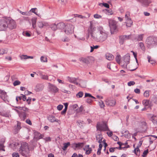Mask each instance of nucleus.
<instances>
[{
  "label": "nucleus",
  "mask_w": 157,
  "mask_h": 157,
  "mask_svg": "<svg viewBox=\"0 0 157 157\" xmlns=\"http://www.w3.org/2000/svg\"><path fill=\"white\" fill-rule=\"evenodd\" d=\"M70 142L65 143L63 144V147H62V149L63 151L65 150L69 146H70Z\"/></svg>",
  "instance_id": "nucleus-28"
},
{
  "label": "nucleus",
  "mask_w": 157,
  "mask_h": 157,
  "mask_svg": "<svg viewBox=\"0 0 157 157\" xmlns=\"http://www.w3.org/2000/svg\"><path fill=\"white\" fill-rule=\"evenodd\" d=\"M50 28L54 31H55L58 29L57 24L56 25L55 24H52L50 25Z\"/></svg>",
  "instance_id": "nucleus-24"
},
{
  "label": "nucleus",
  "mask_w": 157,
  "mask_h": 157,
  "mask_svg": "<svg viewBox=\"0 0 157 157\" xmlns=\"http://www.w3.org/2000/svg\"><path fill=\"white\" fill-rule=\"evenodd\" d=\"M144 35L142 34H139L136 38V39L137 41H142L143 40Z\"/></svg>",
  "instance_id": "nucleus-23"
},
{
  "label": "nucleus",
  "mask_w": 157,
  "mask_h": 157,
  "mask_svg": "<svg viewBox=\"0 0 157 157\" xmlns=\"http://www.w3.org/2000/svg\"><path fill=\"white\" fill-rule=\"evenodd\" d=\"M135 84V82L133 81L129 82L128 83V85L129 86H131L132 85H134Z\"/></svg>",
  "instance_id": "nucleus-53"
},
{
  "label": "nucleus",
  "mask_w": 157,
  "mask_h": 157,
  "mask_svg": "<svg viewBox=\"0 0 157 157\" xmlns=\"http://www.w3.org/2000/svg\"><path fill=\"white\" fill-rule=\"evenodd\" d=\"M108 23L111 31H114L116 29L117 27V21L112 19H109Z\"/></svg>",
  "instance_id": "nucleus-8"
},
{
  "label": "nucleus",
  "mask_w": 157,
  "mask_h": 157,
  "mask_svg": "<svg viewBox=\"0 0 157 157\" xmlns=\"http://www.w3.org/2000/svg\"><path fill=\"white\" fill-rule=\"evenodd\" d=\"M21 83V82L18 80H16L14 82H13V84L14 86H16L17 85H19Z\"/></svg>",
  "instance_id": "nucleus-49"
},
{
  "label": "nucleus",
  "mask_w": 157,
  "mask_h": 157,
  "mask_svg": "<svg viewBox=\"0 0 157 157\" xmlns=\"http://www.w3.org/2000/svg\"><path fill=\"white\" fill-rule=\"evenodd\" d=\"M116 148H118L117 147H114V148L111 147L109 149V151L110 152H113L115 150Z\"/></svg>",
  "instance_id": "nucleus-59"
},
{
  "label": "nucleus",
  "mask_w": 157,
  "mask_h": 157,
  "mask_svg": "<svg viewBox=\"0 0 157 157\" xmlns=\"http://www.w3.org/2000/svg\"><path fill=\"white\" fill-rule=\"evenodd\" d=\"M37 9L36 8H32V9L30 11L33 13H34L35 14H36V15L38 16L39 17V15L38 14L35 12V10L36 9Z\"/></svg>",
  "instance_id": "nucleus-58"
},
{
  "label": "nucleus",
  "mask_w": 157,
  "mask_h": 157,
  "mask_svg": "<svg viewBox=\"0 0 157 157\" xmlns=\"http://www.w3.org/2000/svg\"><path fill=\"white\" fill-rule=\"evenodd\" d=\"M130 59V56L128 54H127L123 57V61L122 62H124V64L122 65L123 67H126L128 64L129 63V60Z\"/></svg>",
  "instance_id": "nucleus-13"
},
{
  "label": "nucleus",
  "mask_w": 157,
  "mask_h": 157,
  "mask_svg": "<svg viewBox=\"0 0 157 157\" xmlns=\"http://www.w3.org/2000/svg\"><path fill=\"white\" fill-rule=\"evenodd\" d=\"M106 105L109 106H113L116 103L115 100L111 98H107L105 101Z\"/></svg>",
  "instance_id": "nucleus-11"
},
{
  "label": "nucleus",
  "mask_w": 157,
  "mask_h": 157,
  "mask_svg": "<svg viewBox=\"0 0 157 157\" xmlns=\"http://www.w3.org/2000/svg\"><path fill=\"white\" fill-rule=\"evenodd\" d=\"M21 59H28V56L26 55H22L20 56Z\"/></svg>",
  "instance_id": "nucleus-47"
},
{
  "label": "nucleus",
  "mask_w": 157,
  "mask_h": 157,
  "mask_svg": "<svg viewBox=\"0 0 157 157\" xmlns=\"http://www.w3.org/2000/svg\"><path fill=\"white\" fill-rule=\"evenodd\" d=\"M5 142V139L4 138L2 139L0 141V150H2L3 151H5L4 148V143Z\"/></svg>",
  "instance_id": "nucleus-18"
},
{
  "label": "nucleus",
  "mask_w": 157,
  "mask_h": 157,
  "mask_svg": "<svg viewBox=\"0 0 157 157\" xmlns=\"http://www.w3.org/2000/svg\"><path fill=\"white\" fill-rule=\"evenodd\" d=\"M0 115L2 116L5 117H9V114L8 113L3 112H1L0 113Z\"/></svg>",
  "instance_id": "nucleus-38"
},
{
  "label": "nucleus",
  "mask_w": 157,
  "mask_h": 157,
  "mask_svg": "<svg viewBox=\"0 0 157 157\" xmlns=\"http://www.w3.org/2000/svg\"><path fill=\"white\" fill-rule=\"evenodd\" d=\"M134 92L136 94H140V90L139 89L136 88L134 90Z\"/></svg>",
  "instance_id": "nucleus-64"
},
{
  "label": "nucleus",
  "mask_w": 157,
  "mask_h": 157,
  "mask_svg": "<svg viewBox=\"0 0 157 157\" xmlns=\"http://www.w3.org/2000/svg\"><path fill=\"white\" fill-rule=\"evenodd\" d=\"M147 58L148 59V61L151 64H153L155 63V61L154 60L151 59V57L150 56H148Z\"/></svg>",
  "instance_id": "nucleus-27"
},
{
  "label": "nucleus",
  "mask_w": 157,
  "mask_h": 157,
  "mask_svg": "<svg viewBox=\"0 0 157 157\" xmlns=\"http://www.w3.org/2000/svg\"><path fill=\"white\" fill-rule=\"evenodd\" d=\"M36 142L37 141H36V140L34 139H33V140L30 141V144L32 146H34Z\"/></svg>",
  "instance_id": "nucleus-40"
},
{
  "label": "nucleus",
  "mask_w": 157,
  "mask_h": 157,
  "mask_svg": "<svg viewBox=\"0 0 157 157\" xmlns=\"http://www.w3.org/2000/svg\"><path fill=\"white\" fill-rule=\"evenodd\" d=\"M49 89L50 91L54 93H56L58 91V89L55 86L49 83Z\"/></svg>",
  "instance_id": "nucleus-16"
},
{
  "label": "nucleus",
  "mask_w": 157,
  "mask_h": 157,
  "mask_svg": "<svg viewBox=\"0 0 157 157\" xmlns=\"http://www.w3.org/2000/svg\"><path fill=\"white\" fill-rule=\"evenodd\" d=\"M94 17L96 19H99L101 17V16L97 14H94Z\"/></svg>",
  "instance_id": "nucleus-51"
},
{
  "label": "nucleus",
  "mask_w": 157,
  "mask_h": 157,
  "mask_svg": "<svg viewBox=\"0 0 157 157\" xmlns=\"http://www.w3.org/2000/svg\"><path fill=\"white\" fill-rule=\"evenodd\" d=\"M8 28L6 19L0 20V31H4Z\"/></svg>",
  "instance_id": "nucleus-9"
},
{
  "label": "nucleus",
  "mask_w": 157,
  "mask_h": 157,
  "mask_svg": "<svg viewBox=\"0 0 157 157\" xmlns=\"http://www.w3.org/2000/svg\"><path fill=\"white\" fill-rule=\"evenodd\" d=\"M6 53V51L3 49H0V55H3L4 54H5Z\"/></svg>",
  "instance_id": "nucleus-62"
},
{
  "label": "nucleus",
  "mask_w": 157,
  "mask_h": 157,
  "mask_svg": "<svg viewBox=\"0 0 157 157\" xmlns=\"http://www.w3.org/2000/svg\"><path fill=\"white\" fill-rule=\"evenodd\" d=\"M149 91L147 90L145 91L144 94V96L146 98H147L149 96Z\"/></svg>",
  "instance_id": "nucleus-39"
},
{
  "label": "nucleus",
  "mask_w": 157,
  "mask_h": 157,
  "mask_svg": "<svg viewBox=\"0 0 157 157\" xmlns=\"http://www.w3.org/2000/svg\"><path fill=\"white\" fill-rule=\"evenodd\" d=\"M20 123L18 121H17V127L16 128L17 130V131L16 132V133H17L18 132V131L21 128V127L20 126Z\"/></svg>",
  "instance_id": "nucleus-43"
},
{
  "label": "nucleus",
  "mask_w": 157,
  "mask_h": 157,
  "mask_svg": "<svg viewBox=\"0 0 157 157\" xmlns=\"http://www.w3.org/2000/svg\"><path fill=\"white\" fill-rule=\"evenodd\" d=\"M36 19L35 18H33L32 19V26L33 28L36 27Z\"/></svg>",
  "instance_id": "nucleus-29"
},
{
  "label": "nucleus",
  "mask_w": 157,
  "mask_h": 157,
  "mask_svg": "<svg viewBox=\"0 0 157 157\" xmlns=\"http://www.w3.org/2000/svg\"><path fill=\"white\" fill-rule=\"evenodd\" d=\"M122 134H123V136H124L125 137H127L128 136V135L129 133L128 130H125L122 131Z\"/></svg>",
  "instance_id": "nucleus-35"
},
{
  "label": "nucleus",
  "mask_w": 157,
  "mask_h": 157,
  "mask_svg": "<svg viewBox=\"0 0 157 157\" xmlns=\"http://www.w3.org/2000/svg\"><path fill=\"white\" fill-rule=\"evenodd\" d=\"M106 13L108 15H111L113 14L112 10L111 9L106 10Z\"/></svg>",
  "instance_id": "nucleus-46"
},
{
  "label": "nucleus",
  "mask_w": 157,
  "mask_h": 157,
  "mask_svg": "<svg viewBox=\"0 0 157 157\" xmlns=\"http://www.w3.org/2000/svg\"><path fill=\"white\" fill-rule=\"evenodd\" d=\"M131 52H132L134 56V58H135L136 62L138 63V61L137 59V53L134 52L133 51H131Z\"/></svg>",
  "instance_id": "nucleus-57"
},
{
  "label": "nucleus",
  "mask_w": 157,
  "mask_h": 157,
  "mask_svg": "<svg viewBox=\"0 0 157 157\" xmlns=\"http://www.w3.org/2000/svg\"><path fill=\"white\" fill-rule=\"evenodd\" d=\"M78 80V78H69L68 81L71 83H73L75 84L77 86H79L82 87H85L86 86V82L83 81L81 80L80 83L78 82L77 81Z\"/></svg>",
  "instance_id": "nucleus-4"
},
{
  "label": "nucleus",
  "mask_w": 157,
  "mask_h": 157,
  "mask_svg": "<svg viewBox=\"0 0 157 157\" xmlns=\"http://www.w3.org/2000/svg\"><path fill=\"white\" fill-rule=\"evenodd\" d=\"M121 57L119 54H117L116 57V60L118 63L120 64Z\"/></svg>",
  "instance_id": "nucleus-34"
},
{
  "label": "nucleus",
  "mask_w": 157,
  "mask_h": 157,
  "mask_svg": "<svg viewBox=\"0 0 157 157\" xmlns=\"http://www.w3.org/2000/svg\"><path fill=\"white\" fill-rule=\"evenodd\" d=\"M145 43L147 47L151 48L157 45V37L154 36H149L146 40Z\"/></svg>",
  "instance_id": "nucleus-2"
},
{
  "label": "nucleus",
  "mask_w": 157,
  "mask_h": 157,
  "mask_svg": "<svg viewBox=\"0 0 157 157\" xmlns=\"http://www.w3.org/2000/svg\"><path fill=\"white\" fill-rule=\"evenodd\" d=\"M63 107V106L62 105H59L57 107V109L59 110H61Z\"/></svg>",
  "instance_id": "nucleus-54"
},
{
  "label": "nucleus",
  "mask_w": 157,
  "mask_h": 157,
  "mask_svg": "<svg viewBox=\"0 0 157 157\" xmlns=\"http://www.w3.org/2000/svg\"><path fill=\"white\" fill-rule=\"evenodd\" d=\"M139 147L138 146H137L134 150L135 154L137 155H139L140 153V150L139 149Z\"/></svg>",
  "instance_id": "nucleus-32"
},
{
  "label": "nucleus",
  "mask_w": 157,
  "mask_h": 157,
  "mask_svg": "<svg viewBox=\"0 0 157 157\" xmlns=\"http://www.w3.org/2000/svg\"><path fill=\"white\" fill-rule=\"evenodd\" d=\"M99 104L100 107L101 108H104L105 106L104 104L102 101L101 100L99 101Z\"/></svg>",
  "instance_id": "nucleus-44"
},
{
  "label": "nucleus",
  "mask_w": 157,
  "mask_h": 157,
  "mask_svg": "<svg viewBox=\"0 0 157 157\" xmlns=\"http://www.w3.org/2000/svg\"><path fill=\"white\" fill-rule=\"evenodd\" d=\"M83 109V107L82 105L80 107L79 109L78 110V112H82V111Z\"/></svg>",
  "instance_id": "nucleus-63"
},
{
  "label": "nucleus",
  "mask_w": 157,
  "mask_h": 157,
  "mask_svg": "<svg viewBox=\"0 0 157 157\" xmlns=\"http://www.w3.org/2000/svg\"><path fill=\"white\" fill-rule=\"evenodd\" d=\"M8 27L10 29H13L16 27V24L14 20L10 18H6Z\"/></svg>",
  "instance_id": "nucleus-7"
},
{
  "label": "nucleus",
  "mask_w": 157,
  "mask_h": 157,
  "mask_svg": "<svg viewBox=\"0 0 157 157\" xmlns=\"http://www.w3.org/2000/svg\"><path fill=\"white\" fill-rule=\"evenodd\" d=\"M19 151L23 156H25V154H28L29 150L28 144L25 142H23L21 144Z\"/></svg>",
  "instance_id": "nucleus-3"
},
{
  "label": "nucleus",
  "mask_w": 157,
  "mask_h": 157,
  "mask_svg": "<svg viewBox=\"0 0 157 157\" xmlns=\"http://www.w3.org/2000/svg\"><path fill=\"white\" fill-rule=\"evenodd\" d=\"M106 57L107 59L111 60L114 58L113 56L110 53H107L106 54Z\"/></svg>",
  "instance_id": "nucleus-22"
},
{
  "label": "nucleus",
  "mask_w": 157,
  "mask_h": 157,
  "mask_svg": "<svg viewBox=\"0 0 157 157\" xmlns=\"http://www.w3.org/2000/svg\"><path fill=\"white\" fill-rule=\"evenodd\" d=\"M148 153V151L147 149L146 150L144 151L143 153V155H142V156L143 157H145L147 155Z\"/></svg>",
  "instance_id": "nucleus-52"
},
{
  "label": "nucleus",
  "mask_w": 157,
  "mask_h": 157,
  "mask_svg": "<svg viewBox=\"0 0 157 157\" xmlns=\"http://www.w3.org/2000/svg\"><path fill=\"white\" fill-rule=\"evenodd\" d=\"M83 143H80L78 144H75V147H82L83 145Z\"/></svg>",
  "instance_id": "nucleus-41"
},
{
  "label": "nucleus",
  "mask_w": 157,
  "mask_h": 157,
  "mask_svg": "<svg viewBox=\"0 0 157 157\" xmlns=\"http://www.w3.org/2000/svg\"><path fill=\"white\" fill-rule=\"evenodd\" d=\"M57 29H62L65 27V24L63 22L59 23L57 24Z\"/></svg>",
  "instance_id": "nucleus-20"
},
{
  "label": "nucleus",
  "mask_w": 157,
  "mask_h": 157,
  "mask_svg": "<svg viewBox=\"0 0 157 157\" xmlns=\"http://www.w3.org/2000/svg\"><path fill=\"white\" fill-rule=\"evenodd\" d=\"M97 130L100 131H109L108 127L105 123L100 124L98 123L97 125Z\"/></svg>",
  "instance_id": "nucleus-5"
},
{
  "label": "nucleus",
  "mask_w": 157,
  "mask_h": 157,
  "mask_svg": "<svg viewBox=\"0 0 157 157\" xmlns=\"http://www.w3.org/2000/svg\"><path fill=\"white\" fill-rule=\"evenodd\" d=\"M149 100H144L143 101V104L144 105V106L146 107L149 105Z\"/></svg>",
  "instance_id": "nucleus-30"
},
{
  "label": "nucleus",
  "mask_w": 157,
  "mask_h": 157,
  "mask_svg": "<svg viewBox=\"0 0 157 157\" xmlns=\"http://www.w3.org/2000/svg\"><path fill=\"white\" fill-rule=\"evenodd\" d=\"M92 151V149L91 148H89L86 152V154L88 155L90 154Z\"/></svg>",
  "instance_id": "nucleus-60"
},
{
  "label": "nucleus",
  "mask_w": 157,
  "mask_h": 157,
  "mask_svg": "<svg viewBox=\"0 0 157 157\" xmlns=\"http://www.w3.org/2000/svg\"><path fill=\"white\" fill-rule=\"evenodd\" d=\"M89 97L90 98H95L93 96H92L91 94L89 93H85V97Z\"/></svg>",
  "instance_id": "nucleus-45"
},
{
  "label": "nucleus",
  "mask_w": 157,
  "mask_h": 157,
  "mask_svg": "<svg viewBox=\"0 0 157 157\" xmlns=\"http://www.w3.org/2000/svg\"><path fill=\"white\" fill-rule=\"evenodd\" d=\"M156 116L153 115L151 116V120L154 124H157V119H155Z\"/></svg>",
  "instance_id": "nucleus-25"
},
{
  "label": "nucleus",
  "mask_w": 157,
  "mask_h": 157,
  "mask_svg": "<svg viewBox=\"0 0 157 157\" xmlns=\"http://www.w3.org/2000/svg\"><path fill=\"white\" fill-rule=\"evenodd\" d=\"M12 155L13 157H19V155L18 153L14 152L13 153Z\"/></svg>",
  "instance_id": "nucleus-55"
},
{
  "label": "nucleus",
  "mask_w": 157,
  "mask_h": 157,
  "mask_svg": "<svg viewBox=\"0 0 157 157\" xmlns=\"http://www.w3.org/2000/svg\"><path fill=\"white\" fill-rule=\"evenodd\" d=\"M139 46L140 47L141 49L144 51L145 50V47L144 45V44L143 42H140L139 43Z\"/></svg>",
  "instance_id": "nucleus-31"
},
{
  "label": "nucleus",
  "mask_w": 157,
  "mask_h": 157,
  "mask_svg": "<svg viewBox=\"0 0 157 157\" xmlns=\"http://www.w3.org/2000/svg\"><path fill=\"white\" fill-rule=\"evenodd\" d=\"M38 26L40 28H42L44 27L43 23L42 22H39L38 23Z\"/></svg>",
  "instance_id": "nucleus-50"
},
{
  "label": "nucleus",
  "mask_w": 157,
  "mask_h": 157,
  "mask_svg": "<svg viewBox=\"0 0 157 157\" xmlns=\"http://www.w3.org/2000/svg\"><path fill=\"white\" fill-rule=\"evenodd\" d=\"M75 17H78L81 18H82V19L85 18H86V17L85 16L80 15H78V14H75Z\"/></svg>",
  "instance_id": "nucleus-56"
},
{
  "label": "nucleus",
  "mask_w": 157,
  "mask_h": 157,
  "mask_svg": "<svg viewBox=\"0 0 157 157\" xmlns=\"http://www.w3.org/2000/svg\"><path fill=\"white\" fill-rule=\"evenodd\" d=\"M34 139L36 140V141L40 139L43 138L44 136L43 135L40 134V133L36 131L34 132Z\"/></svg>",
  "instance_id": "nucleus-15"
},
{
  "label": "nucleus",
  "mask_w": 157,
  "mask_h": 157,
  "mask_svg": "<svg viewBox=\"0 0 157 157\" xmlns=\"http://www.w3.org/2000/svg\"><path fill=\"white\" fill-rule=\"evenodd\" d=\"M48 120L51 122H53L54 121L58 122L59 121L58 120L56 119V118L52 115L49 116L48 117Z\"/></svg>",
  "instance_id": "nucleus-19"
},
{
  "label": "nucleus",
  "mask_w": 157,
  "mask_h": 157,
  "mask_svg": "<svg viewBox=\"0 0 157 157\" xmlns=\"http://www.w3.org/2000/svg\"><path fill=\"white\" fill-rule=\"evenodd\" d=\"M90 27L87 31L89 34H90L92 40L100 43L105 41L108 37V33L102 26L97 28L93 25L90 22Z\"/></svg>",
  "instance_id": "nucleus-1"
},
{
  "label": "nucleus",
  "mask_w": 157,
  "mask_h": 157,
  "mask_svg": "<svg viewBox=\"0 0 157 157\" xmlns=\"http://www.w3.org/2000/svg\"><path fill=\"white\" fill-rule=\"evenodd\" d=\"M126 40L125 38V37L124 36V35L121 36L120 37V43L121 44H123L124 41Z\"/></svg>",
  "instance_id": "nucleus-26"
},
{
  "label": "nucleus",
  "mask_w": 157,
  "mask_h": 157,
  "mask_svg": "<svg viewBox=\"0 0 157 157\" xmlns=\"http://www.w3.org/2000/svg\"><path fill=\"white\" fill-rule=\"evenodd\" d=\"M91 58H92L90 57H87L86 58H81L79 59V60L83 63L88 64L89 63V60Z\"/></svg>",
  "instance_id": "nucleus-17"
},
{
  "label": "nucleus",
  "mask_w": 157,
  "mask_h": 157,
  "mask_svg": "<svg viewBox=\"0 0 157 157\" xmlns=\"http://www.w3.org/2000/svg\"><path fill=\"white\" fill-rule=\"evenodd\" d=\"M41 78L43 79L47 80L48 79V76L47 75H43L41 77Z\"/></svg>",
  "instance_id": "nucleus-48"
},
{
  "label": "nucleus",
  "mask_w": 157,
  "mask_h": 157,
  "mask_svg": "<svg viewBox=\"0 0 157 157\" xmlns=\"http://www.w3.org/2000/svg\"><path fill=\"white\" fill-rule=\"evenodd\" d=\"M20 118L23 120L25 119L26 117V115L25 112H21L19 114Z\"/></svg>",
  "instance_id": "nucleus-21"
},
{
  "label": "nucleus",
  "mask_w": 157,
  "mask_h": 157,
  "mask_svg": "<svg viewBox=\"0 0 157 157\" xmlns=\"http://www.w3.org/2000/svg\"><path fill=\"white\" fill-rule=\"evenodd\" d=\"M129 12H128L126 13L125 15V18L126 19V25L128 27H130L132 24V21L131 18L129 17Z\"/></svg>",
  "instance_id": "nucleus-12"
},
{
  "label": "nucleus",
  "mask_w": 157,
  "mask_h": 157,
  "mask_svg": "<svg viewBox=\"0 0 157 157\" xmlns=\"http://www.w3.org/2000/svg\"><path fill=\"white\" fill-rule=\"evenodd\" d=\"M74 26L72 24H68L65 25V32L67 34H72L74 32Z\"/></svg>",
  "instance_id": "nucleus-6"
},
{
  "label": "nucleus",
  "mask_w": 157,
  "mask_h": 157,
  "mask_svg": "<svg viewBox=\"0 0 157 157\" xmlns=\"http://www.w3.org/2000/svg\"><path fill=\"white\" fill-rule=\"evenodd\" d=\"M41 62H47V59L46 57L44 56H42L40 57V59Z\"/></svg>",
  "instance_id": "nucleus-36"
},
{
  "label": "nucleus",
  "mask_w": 157,
  "mask_h": 157,
  "mask_svg": "<svg viewBox=\"0 0 157 157\" xmlns=\"http://www.w3.org/2000/svg\"><path fill=\"white\" fill-rule=\"evenodd\" d=\"M83 95V93L82 91L79 92L76 95V97L78 98H80L82 97Z\"/></svg>",
  "instance_id": "nucleus-37"
},
{
  "label": "nucleus",
  "mask_w": 157,
  "mask_h": 157,
  "mask_svg": "<svg viewBox=\"0 0 157 157\" xmlns=\"http://www.w3.org/2000/svg\"><path fill=\"white\" fill-rule=\"evenodd\" d=\"M100 46L98 45L96 46L93 45V46H90L91 50L90 51V52H92L94 51V49H97Z\"/></svg>",
  "instance_id": "nucleus-33"
},
{
  "label": "nucleus",
  "mask_w": 157,
  "mask_h": 157,
  "mask_svg": "<svg viewBox=\"0 0 157 157\" xmlns=\"http://www.w3.org/2000/svg\"><path fill=\"white\" fill-rule=\"evenodd\" d=\"M58 2L62 5H64L67 2V0H58Z\"/></svg>",
  "instance_id": "nucleus-42"
},
{
  "label": "nucleus",
  "mask_w": 157,
  "mask_h": 157,
  "mask_svg": "<svg viewBox=\"0 0 157 157\" xmlns=\"http://www.w3.org/2000/svg\"><path fill=\"white\" fill-rule=\"evenodd\" d=\"M90 148L89 145H86L85 146V147L83 148V149L84 151H87Z\"/></svg>",
  "instance_id": "nucleus-61"
},
{
  "label": "nucleus",
  "mask_w": 157,
  "mask_h": 157,
  "mask_svg": "<svg viewBox=\"0 0 157 157\" xmlns=\"http://www.w3.org/2000/svg\"><path fill=\"white\" fill-rule=\"evenodd\" d=\"M136 1L142 4V6L145 7H147L151 3V0H136Z\"/></svg>",
  "instance_id": "nucleus-14"
},
{
  "label": "nucleus",
  "mask_w": 157,
  "mask_h": 157,
  "mask_svg": "<svg viewBox=\"0 0 157 157\" xmlns=\"http://www.w3.org/2000/svg\"><path fill=\"white\" fill-rule=\"evenodd\" d=\"M0 97L4 101H9L8 97L6 93L4 91L0 90Z\"/></svg>",
  "instance_id": "nucleus-10"
}]
</instances>
